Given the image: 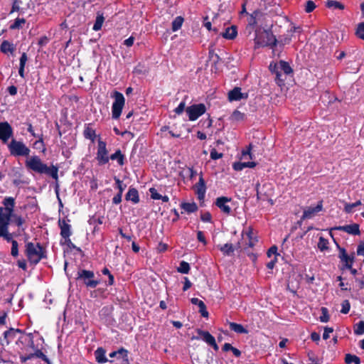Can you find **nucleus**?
Segmentation results:
<instances>
[{"label":"nucleus","mask_w":364,"mask_h":364,"mask_svg":"<svg viewBox=\"0 0 364 364\" xmlns=\"http://www.w3.org/2000/svg\"><path fill=\"white\" fill-rule=\"evenodd\" d=\"M2 203L4 207L0 206V237H3L7 242H11V254L14 257H17L18 255V244L17 241L13 240L12 234L9 232L10 221L14 217L15 199L12 197H6Z\"/></svg>","instance_id":"obj_1"},{"label":"nucleus","mask_w":364,"mask_h":364,"mask_svg":"<svg viewBox=\"0 0 364 364\" xmlns=\"http://www.w3.org/2000/svg\"><path fill=\"white\" fill-rule=\"evenodd\" d=\"M26 165L28 169L35 173L46 174L50 176L54 179L58 178V168L55 166L48 167L46 164H43L41 159L37 156H33L28 159L26 161Z\"/></svg>","instance_id":"obj_2"},{"label":"nucleus","mask_w":364,"mask_h":364,"mask_svg":"<svg viewBox=\"0 0 364 364\" xmlns=\"http://www.w3.org/2000/svg\"><path fill=\"white\" fill-rule=\"evenodd\" d=\"M26 253L28 262L33 265L46 257V250L39 243L28 242L26 245Z\"/></svg>","instance_id":"obj_3"},{"label":"nucleus","mask_w":364,"mask_h":364,"mask_svg":"<svg viewBox=\"0 0 364 364\" xmlns=\"http://www.w3.org/2000/svg\"><path fill=\"white\" fill-rule=\"evenodd\" d=\"M254 41L255 49L266 46L274 48L277 43L275 36L268 31L257 33Z\"/></svg>","instance_id":"obj_4"},{"label":"nucleus","mask_w":364,"mask_h":364,"mask_svg":"<svg viewBox=\"0 0 364 364\" xmlns=\"http://www.w3.org/2000/svg\"><path fill=\"white\" fill-rule=\"evenodd\" d=\"M112 97L114 98L112 105V117L114 119H118L124 106L125 99L124 95L118 91H114Z\"/></svg>","instance_id":"obj_5"},{"label":"nucleus","mask_w":364,"mask_h":364,"mask_svg":"<svg viewBox=\"0 0 364 364\" xmlns=\"http://www.w3.org/2000/svg\"><path fill=\"white\" fill-rule=\"evenodd\" d=\"M76 279L81 280L87 288H95L100 284V281L95 279V273L90 270H79Z\"/></svg>","instance_id":"obj_6"},{"label":"nucleus","mask_w":364,"mask_h":364,"mask_svg":"<svg viewBox=\"0 0 364 364\" xmlns=\"http://www.w3.org/2000/svg\"><path fill=\"white\" fill-rule=\"evenodd\" d=\"M96 160L99 165H105L109 161V152L107 149V144L100 138L97 141V149Z\"/></svg>","instance_id":"obj_7"},{"label":"nucleus","mask_w":364,"mask_h":364,"mask_svg":"<svg viewBox=\"0 0 364 364\" xmlns=\"http://www.w3.org/2000/svg\"><path fill=\"white\" fill-rule=\"evenodd\" d=\"M206 112V107L203 103L194 104L186 109V112L190 121H196Z\"/></svg>","instance_id":"obj_8"},{"label":"nucleus","mask_w":364,"mask_h":364,"mask_svg":"<svg viewBox=\"0 0 364 364\" xmlns=\"http://www.w3.org/2000/svg\"><path fill=\"white\" fill-rule=\"evenodd\" d=\"M196 332L198 336H193L191 338L192 340H203L208 345L212 346L215 350H218V346L216 343L214 336H213L208 331L198 328Z\"/></svg>","instance_id":"obj_9"},{"label":"nucleus","mask_w":364,"mask_h":364,"mask_svg":"<svg viewBox=\"0 0 364 364\" xmlns=\"http://www.w3.org/2000/svg\"><path fill=\"white\" fill-rule=\"evenodd\" d=\"M338 257L342 263V269H351L355 260V253L348 255L344 248H339Z\"/></svg>","instance_id":"obj_10"},{"label":"nucleus","mask_w":364,"mask_h":364,"mask_svg":"<svg viewBox=\"0 0 364 364\" xmlns=\"http://www.w3.org/2000/svg\"><path fill=\"white\" fill-rule=\"evenodd\" d=\"M231 201V198L221 196L216 198L215 204L222 213L229 215L232 213V207L229 205Z\"/></svg>","instance_id":"obj_11"},{"label":"nucleus","mask_w":364,"mask_h":364,"mask_svg":"<svg viewBox=\"0 0 364 364\" xmlns=\"http://www.w3.org/2000/svg\"><path fill=\"white\" fill-rule=\"evenodd\" d=\"M322 210L323 201L320 200L316 206H309L304 208L301 218L303 220L311 219Z\"/></svg>","instance_id":"obj_12"},{"label":"nucleus","mask_w":364,"mask_h":364,"mask_svg":"<svg viewBox=\"0 0 364 364\" xmlns=\"http://www.w3.org/2000/svg\"><path fill=\"white\" fill-rule=\"evenodd\" d=\"M12 134V127L7 122H0V140L3 143H6Z\"/></svg>","instance_id":"obj_13"},{"label":"nucleus","mask_w":364,"mask_h":364,"mask_svg":"<svg viewBox=\"0 0 364 364\" xmlns=\"http://www.w3.org/2000/svg\"><path fill=\"white\" fill-rule=\"evenodd\" d=\"M10 178L12 179L13 183L16 186H19L23 183L21 179L23 176V168L19 164L18 166L13 167L9 173Z\"/></svg>","instance_id":"obj_14"},{"label":"nucleus","mask_w":364,"mask_h":364,"mask_svg":"<svg viewBox=\"0 0 364 364\" xmlns=\"http://www.w3.org/2000/svg\"><path fill=\"white\" fill-rule=\"evenodd\" d=\"M195 192L198 200H202L205 198L206 186L202 172L200 173L198 182L195 186Z\"/></svg>","instance_id":"obj_15"},{"label":"nucleus","mask_w":364,"mask_h":364,"mask_svg":"<svg viewBox=\"0 0 364 364\" xmlns=\"http://www.w3.org/2000/svg\"><path fill=\"white\" fill-rule=\"evenodd\" d=\"M333 230H341L352 235H360V225L357 223H352L343 226H336L334 227Z\"/></svg>","instance_id":"obj_16"},{"label":"nucleus","mask_w":364,"mask_h":364,"mask_svg":"<svg viewBox=\"0 0 364 364\" xmlns=\"http://www.w3.org/2000/svg\"><path fill=\"white\" fill-rule=\"evenodd\" d=\"M69 220L60 219L58 225L60 229V235L63 238L70 237L72 235L71 225L68 223Z\"/></svg>","instance_id":"obj_17"},{"label":"nucleus","mask_w":364,"mask_h":364,"mask_svg":"<svg viewBox=\"0 0 364 364\" xmlns=\"http://www.w3.org/2000/svg\"><path fill=\"white\" fill-rule=\"evenodd\" d=\"M9 151L13 156H23V143L12 139L8 145Z\"/></svg>","instance_id":"obj_18"},{"label":"nucleus","mask_w":364,"mask_h":364,"mask_svg":"<svg viewBox=\"0 0 364 364\" xmlns=\"http://www.w3.org/2000/svg\"><path fill=\"white\" fill-rule=\"evenodd\" d=\"M247 97V94L242 93L241 88L240 87H235L228 93V98L230 101H238L242 99H245Z\"/></svg>","instance_id":"obj_19"},{"label":"nucleus","mask_w":364,"mask_h":364,"mask_svg":"<svg viewBox=\"0 0 364 364\" xmlns=\"http://www.w3.org/2000/svg\"><path fill=\"white\" fill-rule=\"evenodd\" d=\"M126 200L132 201L134 204L139 202V196L138 191L135 188H129L125 196Z\"/></svg>","instance_id":"obj_20"},{"label":"nucleus","mask_w":364,"mask_h":364,"mask_svg":"<svg viewBox=\"0 0 364 364\" xmlns=\"http://www.w3.org/2000/svg\"><path fill=\"white\" fill-rule=\"evenodd\" d=\"M83 135L85 139H90L92 142L95 141V130L92 127V124H86L83 131Z\"/></svg>","instance_id":"obj_21"},{"label":"nucleus","mask_w":364,"mask_h":364,"mask_svg":"<svg viewBox=\"0 0 364 364\" xmlns=\"http://www.w3.org/2000/svg\"><path fill=\"white\" fill-rule=\"evenodd\" d=\"M109 159L117 161L118 165L122 166L125 163V156L120 149H117L114 154L109 156Z\"/></svg>","instance_id":"obj_22"},{"label":"nucleus","mask_w":364,"mask_h":364,"mask_svg":"<svg viewBox=\"0 0 364 364\" xmlns=\"http://www.w3.org/2000/svg\"><path fill=\"white\" fill-rule=\"evenodd\" d=\"M237 35V27L235 26H232L230 27L227 28L222 36L224 38L233 40L236 38Z\"/></svg>","instance_id":"obj_23"},{"label":"nucleus","mask_w":364,"mask_h":364,"mask_svg":"<svg viewBox=\"0 0 364 364\" xmlns=\"http://www.w3.org/2000/svg\"><path fill=\"white\" fill-rule=\"evenodd\" d=\"M229 327L231 331L240 334H247L248 330L245 328L242 324L235 322H230Z\"/></svg>","instance_id":"obj_24"},{"label":"nucleus","mask_w":364,"mask_h":364,"mask_svg":"<svg viewBox=\"0 0 364 364\" xmlns=\"http://www.w3.org/2000/svg\"><path fill=\"white\" fill-rule=\"evenodd\" d=\"M105 350L104 348L100 347L97 348L95 351V360L99 363H105L107 361V359L105 356Z\"/></svg>","instance_id":"obj_25"},{"label":"nucleus","mask_w":364,"mask_h":364,"mask_svg":"<svg viewBox=\"0 0 364 364\" xmlns=\"http://www.w3.org/2000/svg\"><path fill=\"white\" fill-rule=\"evenodd\" d=\"M0 50L4 53H10L11 54H13V53L15 50V48L12 43H10L7 41H4L0 46Z\"/></svg>","instance_id":"obj_26"},{"label":"nucleus","mask_w":364,"mask_h":364,"mask_svg":"<svg viewBox=\"0 0 364 364\" xmlns=\"http://www.w3.org/2000/svg\"><path fill=\"white\" fill-rule=\"evenodd\" d=\"M181 207L188 213H195L198 210V205L196 203H183Z\"/></svg>","instance_id":"obj_27"},{"label":"nucleus","mask_w":364,"mask_h":364,"mask_svg":"<svg viewBox=\"0 0 364 364\" xmlns=\"http://www.w3.org/2000/svg\"><path fill=\"white\" fill-rule=\"evenodd\" d=\"M18 333H21V331L19 329L15 330L14 328H10L9 330L6 331L4 335L5 339L7 340V343L11 342Z\"/></svg>","instance_id":"obj_28"},{"label":"nucleus","mask_w":364,"mask_h":364,"mask_svg":"<svg viewBox=\"0 0 364 364\" xmlns=\"http://www.w3.org/2000/svg\"><path fill=\"white\" fill-rule=\"evenodd\" d=\"M184 21V19L182 16H179L174 18L171 23V28L173 32L178 31Z\"/></svg>","instance_id":"obj_29"},{"label":"nucleus","mask_w":364,"mask_h":364,"mask_svg":"<svg viewBox=\"0 0 364 364\" xmlns=\"http://www.w3.org/2000/svg\"><path fill=\"white\" fill-rule=\"evenodd\" d=\"M279 70L282 71L285 75H289L293 72L289 64L284 60H280L279 63Z\"/></svg>","instance_id":"obj_30"},{"label":"nucleus","mask_w":364,"mask_h":364,"mask_svg":"<svg viewBox=\"0 0 364 364\" xmlns=\"http://www.w3.org/2000/svg\"><path fill=\"white\" fill-rule=\"evenodd\" d=\"M104 21L105 18L103 16V14L97 13L92 29L95 31H100L102 28Z\"/></svg>","instance_id":"obj_31"},{"label":"nucleus","mask_w":364,"mask_h":364,"mask_svg":"<svg viewBox=\"0 0 364 364\" xmlns=\"http://www.w3.org/2000/svg\"><path fill=\"white\" fill-rule=\"evenodd\" d=\"M224 255H230L234 252V247L231 243H226L219 247Z\"/></svg>","instance_id":"obj_32"},{"label":"nucleus","mask_w":364,"mask_h":364,"mask_svg":"<svg viewBox=\"0 0 364 364\" xmlns=\"http://www.w3.org/2000/svg\"><path fill=\"white\" fill-rule=\"evenodd\" d=\"M326 6L329 9L343 10L345 6L339 1L334 0H328Z\"/></svg>","instance_id":"obj_33"},{"label":"nucleus","mask_w":364,"mask_h":364,"mask_svg":"<svg viewBox=\"0 0 364 364\" xmlns=\"http://www.w3.org/2000/svg\"><path fill=\"white\" fill-rule=\"evenodd\" d=\"M345 362L347 364H351V363L360 364V359L358 356H357L355 355H352V354L348 353V354L346 355Z\"/></svg>","instance_id":"obj_34"},{"label":"nucleus","mask_w":364,"mask_h":364,"mask_svg":"<svg viewBox=\"0 0 364 364\" xmlns=\"http://www.w3.org/2000/svg\"><path fill=\"white\" fill-rule=\"evenodd\" d=\"M328 240L323 237H320L318 242V248L323 252L328 250Z\"/></svg>","instance_id":"obj_35"},{"label":"nucleus","mask_w":364,"mask_h":364,"mask_svg":"<svg viewBox=\"0 0 364 364\" xmlns=\"http://www.w3.org/2000/svg\"><path fill=\"white\" fill-rule=\"evenodd\" d=\"M177 271L181 274H188L190 271L189 264L185 261H181L179 267L177 268Z\"/></svg>","instance_id":"obj_36"},{"label":"nucleus","mask_w":364,"mask_h":364,"mask_svg":"<svg viewBox=\"0 0 364 364\" xmlns=\"http://www.w3.org/2000/svg\"><path fill=\"white\" fill-rule=\"evenodd\" d=\"M361 204H362V203L360 200H357L356 202L353 203H346L344 205V210L347 213H352V212H353L354 208L359 206Z\"/></svg>","instance_id":"obj_37"},{"label":"nucleus","mask_w":364,"mask_h":364,"mask_svg":"<svg viewBox=\"0 0 364 364\" xmlns=\"http://www.w3.org/2000/svg\"><path fill=\"white\" fill-rule=\"evenodd\" d=\"M65 240L64 242H60L62 245H65L68 249L70 250H75L78 252H81V249L78 247H77L75 244H73L70 239V237L68 238H63Z\"/></svg>","instance_id":"obj_38"},{"label":"nucleus","mask_w":364,"mask_h":364,"mask_svg":"<svg viewBox=\"0 0 364 364\" xmlns=\"http://www.w3.org/2000/svg\"><path fill=\"white\" fill-rule=\"evenodd\" d=\"M355 35L358 38L364 41V22L358 24Z\"/></svg>","instance_id":"obj_39"},{"label":"nucleus","mask_w":364,"mask_h":364,"mask_svg":"<svg viewBox=\"0 0 364 364\" xmlns=\"http://www.w3.org/2000/svg\"><path fill=\"white\" fill-rule=\"evenodd\" d=\"M321 315L319 317V320L321 322H328L329 321V314L328 309L326 307H321Z\"/></svg>","instance_id":"obj_40"},{"label":"nucleus","mask_w":364,"mask_h":364,"mask_svg":"<svg viewBox=\"0 0 364 364\" xmlns=\"http://www.w3.org/2000/svg\"><path fill=\"white\" fill-rule=\"evenodd\" d=\"M354 333L355 335L364 334V321H360L354 328Z\"/></svg>","instance_id":"obj_41"},{"label":"nucleus","mask_w":364,"mask_h":364,"mask_svg":"<svg viewBox=\"0 0 364 364\" xmlns=\"http://www.w3.org/2000/svg\"><path fill=\"white\" fill-rule=\"evenodd\" d=\"M34 336L38 337V333H35V335H33L31 333H26V340L28 341V346L33 349L36 348V346H35L34 341H33Z\"/></svg>","instance_id":"obj_42"},{"label":"nucleus","mask_w":364,"mask_h":364,"mask_svg":"<svg viewBox=\"0 0 364 364\" xmlns=\"http://www.w3.org/2000/svg\"><path fill=\"white\" fill-rule=\"evenodd\" d=\"M38 139L33 143V148L39 150L44 151V144L42 138V135H38Z\"/></svg>","instance_id":"obj_43"},{"label":"nucleus","mask_w":364,"mask_h":364,"mask_svg":"<svg viewBox=\"0 0 364 364\" xmlns=\"http://www.w3.org/2000/svg\"><path fill=\"white\" fill-rule=\"evenodd\" d=\"M316 6L314 1L308 0L305 4L304 10L306 13H311L316 9Z\"/></svg>","instance_id":"obj_44"},{"label":"nucleus","mask_w":364,"mask_h":364,"mask_svg":"<svg viewBox=\"0 0 364 364\" xmlns=\"http://www.w3.org/2000/svg\"><path fill=\"white\" fill-rule=\"evenodd\" d=\"M127 353L128 351L126 349L122 348L117 351H113L110 353L109 355L110 358H114L115 356H117V355H119L122 357H127Z\"/></svg>","instance_id":"obj_45"},{"label":"nucleus","mask_w":364,"mask_h":364,"mask_svg":"<svg viewBox=\"0 0 364 364\" xmlns=\"http://www.w3.org/2000/svg\"><path fill=\"white\" fill-rule=\"evenodd\" d=\"M104 221V218L102 216L96 218L95 216H92L88 223L90 225H102Z\"/></svg>","instance_id":"obj_46"},{"label":"nucleus","mask_w":364,"mask_h":364,"mask_svg":"<svg viewBox=\"0 0 364 364\" xmlns=\"http://www.w3.org/2000/svg\"><path fill=\"white\" fill-rule=\"evenodd\" d=\"M350 309V304L348 300H344L341 304V312L346 314L349 312Z\"/></svg>","instance_id":"obj_47"},{"label":"nucleus","mask_w":364,"mask_h":364,"mask_svg":"<svg viewBox=\"0 0 364 364\" xmlns=\"http://www.w3.org/2000/svg\"><path fill=\"white\" fill-rule=\"evenodd\" d=\"M232 119L235 121H241L245 118V114L238 110H235L231 116Z\"/></svg>","instance_id":"obj_48"},{"label":"nucleus","mask_w":364,"mask_h":364,"mask_svg":"<svg viewBox=\"0 0 364 364\" xmlns=\"http://www.w3.org/2000/svg\"><path fill=\"white\" fill-rule=\"evenodd\" d=\"M114 181H115V183L117 185V188L119 190L118 193L122 194L126 186L124 184H123L122 181L117 177H114Z\"/></svg>","instance_id":"obj_49"},{"label":"nucleus","mask_w":364,"mask_h":364,"mask_svg":"<svg viewBox=\"0 0 364 364\" xmlns=\"http://www.w3.org/2000/svg\"><path fill=\"white\" fill-rule=\"evenodd\" d=\"M223 154L222 153H219L216 151L215 149H212L210 152V157L213 160H217L221 159Z\"/></svg>","instance_id":"obj_50"},{"label":"nucleus","mask_w":364,"mask_h":364,"mask_svg":"<svg viewBox=\"0 0 364 364\" xmlns=\"http://www.w3.org/2000/svg\"><path fill=\"white\" fill-rule=\"evenodd\" d=\"M245 168H246L245 162L238 161V162H235L232 164V168L237 171H240L243 170Z\"/></svg>","instance_id":"obj_51"},{"label":"nucleus","mask_w":364,"mask_h":364,"mask_svg":"<svg viewBox=\"0 0 364 364\" xmlns=\"http://www.w3.org/2000/svg\"><path fill=\"white\" fill-rule=\"evenodd\" d=\"M186 107V102L185 101H182L179 103V105L174 109V112L179 115L182 114L185 109Z\"/></svg>","instance_id":"obj_52"},{"label":"nucleus","mask_w":364,"mask_h":364,"mask_svg":"<svg viewBox=\"0 0 364 364\" xmlns=\"http://www.w3.org/2000/svg\"><path fill=\"white\" fill-rule=\"evenodd\" d=\"M149 193L151 194V198L154 200H160L161 198V195L159 194L157 190L154 188H150Z\"/></svg>","instance_id":"obj_53"},{"label":"nucleus","mask_w":364,"mask_h":364,"mask_svg":"<svg viewBox=\"0 0 364 364\" xmlns=\"http://www.w3.org/2000/svg\"><path fill=\"white\" fill-rule=\"evenodd\" d=\"M23 23V18H17L15 21L9 26L11 30L19 28L21 24Z\"/></svg>","instance_id":"obj_54"},{"label":"nucleus","mask_w":364,"mask_h":364,"mask_svg":"<svg viewBox=\"0 0 364 364\" xmlns=\"http://www.w3.org/2000/svg\"><path fill=\"white\" fill-rule=\"evenodd\" d=\"M257 11H255L253 14H249L248 23L251 26H255L257 24L256 21Z\"/></svg>","instance_id":"obj_55"},{"label":"nucleus","mask_w":364,"mask_h":364,"mask_svg":"<svg viewBox=\"0 0 364 364\" xmlns=\"http://www.w3.org/2000/svg\"><path fill=\"white\" fill-rule=\"evenodd\" d=\"M275 75H276L275 81H276L277 84L279 86H282V85H284V79L282 77V75L281 74V72L279 70H277Z\"/></svg>","instance_id":"obj_56"},{"label":"nucleus","mask_w":364,"mask_h":364,"mask_svg":"<svg viewBox=\"0 0 364 364\" xmlns=\"http://www.w3.org/2000/svg\"><path fill=\"white\" fill-rule=\"evenodd\" d=\"M200 219L203 222L210 223L212 220L211 214L209 212H205L201 214Z\"/></svg>","instance_id":"obj_57"},{"label":"nucleus","mask_w":364,"mask_h":364,"mask_svg":"<svg viewBox=\"0 0 364 364\" xmlns=\"http://www.w3.org/2000/svg\"><path fill=\"white\" fill-rule=\"evenodd\" d=\"M333 331V328L331 327H326L324 328V332L323 333V338L324 340L328 339L330 337V333Z\"/></svg>","instance_id":"obj_58"},{"label":"nucleus","mask_w":364,"mask_h":364,"mask_svg":"<svg viewBox=\"0 0 364 364\" xmlns=\"http://www.w3.org/2000/svg\"><path fill=\"white\" fill-rule=\"evenodd\" d=\"M197 239L198 240L199 242H202L203 244H206V240L202 231L199 230L197 232Z\"/></svg>","instance_id":"obj_59"},{"label":"nucleus","mask_w":364,"mask_h":364,"mask_svg":"<svg viewBox=\"0 0 364 364\" xmlns=\"http://www.w3.org/2000/svg\"><path fill=\"white\" fill-rule=\"evenodd\" d=\"M199 312L200 313L201 316L205 318H208V312L206 309L205 304H203L202 306L199 308Z\"/></svg>","instance_id":"obj_60"},{"label":"nucleus","mask_w":364,"mask_h":364,"mask_svg":"<svg viewBox=\"0 0 364 364\" xmlns=\"http://www.w3.org/2000/svg\"><path fill=\"white\" fill-rule=\"evenodd\" d=\"M122 194L117 193L112 198V203L115 205L119 204L122 202Z\"/></svg>","instance_id":"obj_61"},{"label":"nucleus","mask_w":364,"mask_h":364,"mask_svg":"<svg viewBox=\"0 0 364 364\" xmlns=\"http://www.w3.org/2000/svg\"><path fill=\"white\" fill-rule=\"evenodd\" d=\"M272 255H278L277 246L271 247L267 251V256L271 257Z\"/></svg>","instance_id":"obj_62"},{"label":"nucleus","mask_w":364,"mask_h":364,"mask_svg":"<svg viewBox=\"0 0 364 364\" xmlns=\"http://www.w3.org/2000/svg\"><path fill=\"white\" fill-rule=\"evenodd\" d=\"M134 42V38L132 36H131L127 39L124 40V44L127 47H131L133 46Z\"/></svg>","instance_id":"obj_63"},{"label":"nucleus","mask_w":364,"mask_h":364,"mask_svg":"<svg viewBox=\"0 0 364 364\" xmlns=\"http://www.w3.org/2000/svg\"><path fill=\"white\" fill-rule=\"evenodd\" d=\"M168 249V245L164 242H159L157 246V250L159 252H165Z\"/></svg>","instance_id":"obj_64"}]
</instances>
